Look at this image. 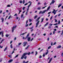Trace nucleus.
I'll list each match as a JSON object with an SVG mask.
<instances>
[{"mask_svg":"<svg viewBox=\"0 0 63 63\" xmlns=\"http://www.w3.org/2000/svg\"><path fill=\"white\" fill-rule=\"evenodd\" d=\"M27 55V53H25L23 54L22 55H23L24 56H25L26 55Z\"/></svg>","mask_w":63,"mask_h":63,"instance_id":"10","label":"nucleus"},{"mask_svg":"<svg viewBox=\"0 0 63 63\" xmlns=\"http://www.w3.org/2000/svg\"><path fill=\"white\" fill-rule=\"evenodd\" d=\"M52 25H53V24L50 23V24H49V26H52Z\"/></svg>","mask_w":63,"mask_h":63,"instance_id":"49","label":"nucleus"},{"mask_svg":"<svg viewBox=\"0 0 63 63\" xmlns=\"http://www.w3.org/2000/svg\"><path fill=\"white\" fill-rule=\"evenodd\" d=\"M8 56L9 57L11 58H12V56L11 55H8Z\"/></svg>","mask_w":63,"mask_h":63,"instance_id":"24","label":"nucleus"},{"mask_svg":"<svg viewBox=\"0 0 63 63\" xmlns=\"http://www.w3.org/2000/svg\"><path fill=\"white\" fill-rule=\"evenodd\" d=\"M51 13V12H49L48 13V14H50Z\"/></svg>","mask_w":63,"mask_h":63,"instance_id":"63","label":"nucleus"},{"mask_svg":"<svg viewBox=\"0 0 63 63\" xmlns=\"http://www.w3.org/2000/svg\"><path fill=\"white\" fill-rule=\"evenodd\" d=\"M26 8V7H24L23 8L22 10H25V8Z\"/></svg>","mask_w":63,"mask_h":63,"instance_id":"31","label":"nucleus"},{"mask_svg":"<svg viewBox=\"0 0 63 63\" xmlns=\"http://www.w3.org/2000/svg\"><path fill=\"white\" fill-rule=\"evenodd\" d=\"M0 32V35H1V36L2 37H3V36H4V35H3V32Z\"/></svg>","mask_w":63,"mask_h":63,"instance_id":"4","label":"nucleus"},{"mask_svg":"<svg viewBox=\"0 0 63 63\" xmlns=\"http://www.w3.org/2000/svg\"><path fill=\"white\" fill-rule=\"evenodd\" d=\"M11 6V5H7V7H10Z\"/></svg>","mask_w":63,"mask_h":63,"instance_id":"44","label":"nucleus"},{"mask_svg":"<svg viewBox=\"0 0 63 63\" xmlns=\"http://www.w3.org/2000/svg\"><path fill=\"white\" fill-rule=\"evenodd\" d=\"M13 60L12 59L10 60L8 62H9V63H10L11 62H12Z\"/></svg>","mask_w":63,"mask_h":63,"instance_id":"14","label":"nucleus"},{"mask_svg":"<svg viewBox=\"0 0 63 63\" xmlns=\"http://www.w3.org/2000/svg\"><path fill=\"white\" fill-rule=\"evenodd\" d=\"M62 56L63 57V53H62Z\"/></svg>","mask_w":63,"mask_h":63,"instance_id":"64","label":"nucleus"},{"mask_svg":"<svg viewBox=\"0 0 63 63\" xmlns=\"http://www.w3.org/2000/svg\"><path fill=\"white\" fill-rule=\"evenodd\" d=\"M56 42H55L53 44V45H55V44H56Z\"/></svg>","mask_w":63,"mask_h":63,"instance_id":"62","label":"nucleus"},{"mask_svg":"<svg viewBox=\"0 0 63 63\" xmlns=\"http://www.w3.org/2000/svg\"><path fill=\"white\" fill-rule=\"evenodd\" d=\"M27 43V42H25L23 43V44L24 45H23V47H25L26 46V45Z\"/></svg>","mask_w":63,"mask_h":63,"instance_id":"3","label":"nucleus"},{"mask_svg":"<svg viewBox=\"0 0 63 63\" xmlns=\"http://www.w3.org/2000/svg\"><path fill=\"white\" fill-rule=\"evenodd\" d=\"M20 3V4H22V0H20L19 1Z\"/></svg>","mask_w":63,"mask_h":63,"instance_id":"32","label":"nucleus"},{"mask_svg":"<svg viewBox=\"0 0 63 63\" xmlns=\"http://www.w3.org/2000/svg\"><path fill=\"white\" fill-rule=\"evenodd\" d=\"M52 58H51L49 60V62H48V63H50V62L52 60Z\"/></svg>","mask_w":63,"mask_h":63,"instance_id":"9","label":"nucleus"},{"mask_svg":"<svg viewBox=\"0 0 63 63\" xmlns=\"http://www.w3.org/2000/svg\"><path fill=\"white\" fill-rule=\"evenodd\" d=\"M7 48H8V47H5V49L4 50V51H5L6 50H7Z\"/></svg>","mask_w":63,"mask_h":63,"instance_id":"13","label":"nucleus"},{"mask_svg":"<svg viewBox=\"0 0 63 63\" xmlns=\"http://www.w3.org/2000/svg\"><path fill=\"white\" fill-rule=\"evenodd\" d=\"M37 10H40L41 9V7H38L37 9Z\"/></svg>","mask_w":63,"mask_h":63,"instance_id":"35","label":"nucleus"},{"mask_svg":"<svg viewBox=\"0 0 63 63\" xmlns=\"http://www.w3.org/2000/svg\"><path fill=\"white\" fill-rule=\"evenodd\" d=\"M45 54H43V57H45Z\"/></svg>","mask_w":63,"mask_h":63,"instance_id":"52","label":"nucleus"},{"mask_svg":"<svg viewBox=\"0 0 63 63\" xmlns=\"http://www.w3.org/2000/svg\"><path fill=\"white\" fill-rule=\"evenodd\" d=\"M20 12H21V10H19V12L18 13V14L19 15V14H20Z\"/></svg>","mask_w":63,"mask_h":63,"instance_id":"53","label":"nucleus"},{"mask_svg":"<svg viewBox=\"0 0 63 63\" xmlns=\"http://www.w3.org/2000/svg\"><path fill=\"white\" fill-rule=\"evenodd\" d=\"M62 4H59L58 6V8H59V7H60L61 6H62Z\"/></svg>","mask_w":63,"mask_h":63,"instance_id":"20","label":"nucleus"},{"mask_svg":"<svg viewBox=\"0 0 63 63\" xmlns=\"http://www.w3.org/2000/svg\"><path fill=\"white\" fill-rule=\"evenodd\" d=\"M48 51H47V52L46 53L45 55H47L48 54Z\"/></svg>","mask_w":63,"mask_h":63,"instance_id":"42","label":"nucleus"},{"mask_svg":"<svg viewBox=\"0 0 63 63\" xmlns=\"http://www.w3.org/2000/svg\"><path fill=\"white\" fill-rule=\"evenodd\" d=\"M61 16V14H59L58 15V16Z\"/></svg>","mask_w":63,"mask_h":63,"instance_id":"56","label":"nucleus"},{"mask_svg":"<svg viewBox=\"0 0 63 63\" xmlns=\"http://www.w3.org/2000/svg\"><path fill=\"white\" fill-rule=\"evenodd\" d=\"M30 34V33H28L27 34V35L26 37L25 38H24V39L25 40H26V39H27V38H28V36H29Z\"/></svg>","mask_w":63,"mask_h":63,"instance_id":"5","label":"nucleus"},{"mask_svg":"<svg viewBox=\"0 0 63 63\" xmlns=\"http://www.w3.org/2000/svg\"><path fill=\"white\" fill-rule=\"evenodd\" d=\"M2 10H0V14H2Z\"/></svg>","mask_w":63,"mask_h":63,"instance_id":"47","label":"nucleus"},{"mask_svg":"<svg viewBox=\"0 0 63 63\" xmlns=\"http://www.w3.org/2000/svg\"><path fill=\"white\" fill-rule=\"evenodd\" d=\"M47 5V3H46V2H45L44 3V6H45V5Z\"/></svg>","mask_w":63,"mask_h":63,"instance_id":"60","label":"nucleus"},{"mask_svg":"<svg viewBox=\"0 0 63 63\" xmlns=\"http://www.w3.org/2000/svg\"><path fill=\"white\" fill-rule=\"evenodd\" d=\"M24 15L23 14H22V15H21V18H22V17H23V16Z\"/></svg>","mask_w":63,"mask_h":63,"instance_id":"33","label":"nucleus"},{"mask_svg":"<svg viewBox=\"0 0 63 63\" xmlns=\"http://www.w3.org/2000/svg\"><path fill=\"white\" fill-rule=\"evenodd\" d=\"M29 21L30 22H31V21H32V20L31 19H29Z\"/></svg>","mask_w":63,"mask_h":63,"instance_id":"50","label":"nucleus"},{"mask_svg":"<svg viewBox=\"0 0 63 63\" xmlns=\"http://www.w3.org/2000/svg\"><path fill=\"white\" fill-rule=\"evenodd\" d=\"M17 16V14H16L15 15H14V16Z\"/></svg>","mask_w":63,"mask_h":63,"instance_id":"55","label":"nucleus"},{"mask_svg":"<svg viewBox=\"0 0 63 63\" xmlns=\"http://www.w3.org/2000/svg\"><path fill=\"white\" fill-rule=\"evenodd\" d=\"M24 3H25V0H23V4H24Z\"/></svg>","mask_w":63,"mask_h":63,"instance_id":"34","label":"nucleus"},{"mask_svg":"<svg viewBox=\"0 0 63 63\" xmlns=\"http://www.w3.org/2000/svg\"><path fill=\"white\" fill-rule=\"evenodd\" d=\"M50 6H49V7H48L47 10H46V11H47L49 9H50Z\"/></svg>","mask_w":63,"mask_h":63,"instance_id":"17","label":"nucleus"},{"mask_svg":"<svg viewBox=\"0 0 63 63\" xmlns=\"http://www.w3.org/2000/svg\"><path fill=\"white\" fill-rule=\"evenodd\" d=\"M4 40H4V39H3L2 40L1 42H0V44H2V43L3 42V41H4Z\"/></svg>","mask_w":63,"mask_h":63,"instance_id":"25","label":"nucleus"},{"mask_svg":"<svg viewBox=\"0 0 63 63\" xmlns=\"http://www.w3.org/2000/svg\"><path fill=\"white\" fill-rule=\"evenodd\" d=\"M28 23V20H27L26 22V24H27Z\"/></svg>","mask_w":63,"mask_h":63,"instance_id":"58","label":"nucleus"},{"mask_svg":"<svg viewBox=\"0 0 63 63\" xmlns=\"http://www.w3.org/2000/svg\"><path fill=\"white\" fill-rule=\"evenodd\" d=\"M48 22H47L44 26V27H45V26H47V25H48Z\"/></svg>","mask_w":63,"mask_h":63,"instance_id":"15","label":"nucleus"},{"mask_svg":"<svg viewBox=\"0 0 63 63\" xmlns=\"http://www.w3.org/2000/svg\"><path fill=\"white\" fill-rule=\"evenodd\" d=\"M40 22V21H38L37 22L36 24V26H35V27L36 28L38 27V25L39 24V22Z\"/></svg>","mask_w":63,"mask_h":63,"instance_id":"7","label":"nucleus"},{"mask_svg":"<svg viewBox=\"0 0 63 63\" xmlns=\"http://www.w3.org/2000/svg\"><path fill=\"white\" fill-rule=\"evenodd\" d=\"M52 13L54 14V15H55L56 13V11H55V10L54 9H53V11L52 12Z\"/></svg>","mask_w":63,"mask_h":63,"instance_id":"6","label":"nucleus"},{"mask_svg":"<svg viewBox=\"0 0 63 63\" xmlns=\"http://www.w3.org/2000/svg\"><path fill=\"white\" fill-rule=\"evenodd\" d=\"M33 26H32V27H31L29 28V29H32L33 28Z\"/></svg>","mask_w":63,"mask_h":63,"instance_id":"27","label":"nucleus"},{"mask_svg":"<svg viewBox=\"0 0 63 63\" xmlns=\"http://www.w3.org/2000/svg\"><path fill=\"white\" fill-rule=\"evenodd\" d=\"M27 55L28 54V55H30V52H29L28 53H27Z\"/></svg>","mask_w":63,"mask_h":63,"instance_id":"28","label":"nucleus"},{"mask_svg":"<svg viewBox=\"0 0 63 63\" xmlns=\"http://www.w3.org/2000/svg\"><path fill=\"white\" fill-rule=\"evenodd\" d=\"M10 47L11 48H13V46H12V44H11L10 45Z\"/></svg>","mask_w":63,"mask_h":63,"instance_id":"37","label":"nucleus"},{"mask_svg":"<svg viewBox=\"0 0 63 63\" xmlns=\"http://www.w3.org/2000/svg\"><path fill=\"white\" fill-rule=\"evenodd\" d=\"M61 47V45H59L57 47V48H60Z\"/></svg>","mask_w":63,"mask_h":63,"instance_id":"11","label":"nucleus"},{"mask_svg":"<svg viewBox=\"0 0 63 63\" xmlns=\"http://www.w3.org/2000/svg\"><path fill=\"white\" fill-rule=\"evenodd\" d=\"M58 25V23H56V24H53V25Z\"/></svg>","mask_w":63,"mask_h":63,"instance_id":"51","label":"nucleus"},{"mask_svg":"<svg viewBox=\"0 0 63 63\" xmlns=\"http://www.w3.org/2000/svg\"><path fill=\"white\" fill-rule=\"evenodd\" d=\"M37 16H35L34 18V19H35L36 18H37Z\"/></svg>","mask_w":63,"mask_h":63,"instance_id":"29","label":"nucleus"},{"mask_svg":"<svg viewBox=\"0 0 63 63\" xmlns=\"http://www.w3.org/2000/svg\"><path fill=\"white\" fill-rule=\"evenodd\" d=\"M40 18H41V17H39L38 18H37L36 20L35 21V22H37V21H38V20H39V19Z\"/></svg>","mask_w":63,"mask_h":63,"instance_id":"12","label":"nucleus"},{"mask_svg":"<svg viewBox=\"0 0 63 63\" xmlns=\"http://www.w3.org/2000/svg\"><path fill=\"white\" fill-rule=\"evenodd\" d=\"M1 20H2V22H3V21H4V18H1Z\"/></svg>","mask_w":63,"mask_h":63,"instance_id":"18","label":"nucleus"},{"mask_svg":"<svg viewBox=\"0 0 63 63\" xmlns=\"http://www.w3.org/2000/svg\"><path fill=\"white\" fill-rule=\"evenodd\" d=\"M63 34V31L62 32L61 34V35H62V34Z\"/></svg>","mask_w":63,"mask_h":63,"instance_id":"61","label":"nucleus"},{"mask_svg":"<svg viewBox=\"0 0 63 63\" xmlns=\"http://www.w3.org/2000/svg\"><path fill=\"white\" fill-rule=\"evenodd\" d=\"M28 11H27L25 14V15H26V16H27V15L28 14Z\"/></svg>","mask_w":63,"mask_h":63,"instance_id":"36","label":"nucleus"},{"mask_svg":"<svg viewBox=\"0 0 63 63\" xmlns=\"http://www.w3.org/2000/svg\"><path fill=\"white\" fill-rule=\"evenodd\" d=\"M28 4V3H27L26 4H24V6H26V5H27Z\"/></svg>","mask_w":63,"mask_h":63,"instance_id":"54","label":"nucleus"},{"mask_svg":"<svg viewBox=\"0 0 63 63\" xmlns=\"http://www.w3.org/2000/svg\"><path fill=\"white\" fill-rule=\"evenodd\" d=\"M21 44V43H18V46H20Z\"/></svg>","mask_w":63,"mask_h":63,"instance_id":"40","label":"nucleus"},{"mask_svg":"<svg viewBox=\"0 0 63 63\" xmlns=\"http://www.w3.org/2000/svg\"><path fill=\"white\" fill-rule=\"evenodd\" d=\"M60 23V20H59L58 21V24H59Z\"/></svg>","mask_w":63,"mask_h":63,"instance_id":"38","label":"nucleus"},{"mask_svg":"<svg viewBox=\"0 0 63 63\" xmlns=\"http://www.w3.org/2000/svg\"><path fill=\"white\" fill-rule=\"evenodd\" d=\"M18 56V55H17L15 57V58H16Z\"/></svg>","mask_w":63,"mask_h":63,"instance_id":"48","label":"nucleus"},{"mask_svg":"<svg viewBox=\"0 0 63 63\" xmlns=\"http://www.w3.org/2000/svg\"><path fill=\"white\" fill-rule=\"evenodd\" d=\"M55 2V1L54 0H52V4H54V3Z\"/></svg>","mask_w":63,"mask_h":63,"instance_id":"23","label":"nucleus"},{"mask_svg":"<svg viewBox=\"0 0 63 63\" xmlns=\"http://www.w3.org/2000/svg\"><path fill=\"white\" fill-rule=\"evenodd\" d=\"M39 58H42V56H40L39 57Z\"/></svg>","mask_w":63,"mask_h":63,"instance_id":"57","label":"nucleus"},{"mask_svg":"<svg viewBox=\"0 0 63 63\" xmlns=\"http://www.w3.org/2000/svg\"><path fill=\"white\" fill-rule=\"evenodd\" d=\"M11 17V18H12L13 17L12 16H11V15H10V16H9V17L8 18V19H10Z\"/></svg>","mask_w":63,"mask_h":63,"instance_id":"21","label":"nucleus"},{"mask_svg":"<svg viewBox=\"0 0 63 63\" xmlns=\"http://www.w3.org/2000/svg\"><path fill=\"white\" fill-rule=\"evenodd\" d=\"M46 12V10H44L43 11V12L41 11H40L39 13V14H44Z\"/></svg>","mask_w":63,"mask_h":63,"instance_id":"1","label":"nucleus"},{"mask_svg":"<svg viewBox=\"0 0 63 63\" xmlns=\"http://www.w3.org/2000/svg\"><path fill=\"white\" fill-rule=\"evenodd\" d=\"M24 58V56L22 55V56L21 57V59H23Z\"/></svg>","mask_w":63,"mask_h":63,"instance_id":"26","label":"nucleus"},{"mask_svg":"<svg viewBox=\"0 0 63 63\" xmlns=\"http://www.w3.org/2000/svg\"><path fill=\"white\" fill-rule=\"evenodd\" d=\"M35 55H37V54H38V53L37 52V51H36L35 52Z\"/></svg>","mask_w":63,"mask_h":63,"instance_id":"45","label":"nucleus"},{"mask_svg":"<svg viewBox=\"0 0 63 63\" xmlns=\"http://www.w3.org/2000/svg\"><path fill=\"white\" fill-rule=\"evenodd\" d=\"M27 33V32H25V33H22V34H21L20 35V36H21V35H24V34H25L26 33Z\"/></svg>","mask_w":63,"mask_h":63,"instance_id":"41","label":"nucleus"},{"mask_svg":"<svg viewBox=\"0 0 63 63\" xmlns=\"http://www.w3.org/2000/svg\"><path fill=\"white\" fill-rule=\"evenodd\" d=\"M33 39H34V38H32V39L31 40V42H32V40H33Z\"/></svg>","mask_w":63,"mask_h":63,"instance_id":"59","label":"nucleus"},{"mask_svg":"<svg viewBox=\"0 0 63 63\" xmlns=\"http://www.w3.org/2000/svg\"><path fill=\"white\" fill-rule=\"evenodd\" d=\"M55 22H57V20H56V19H55Z\"/></svg>","mask_w":63,"mask_h":63,"instance_id":"46","label":"nucleus"},{"mask_svg":"<svg viewBox=\"0 0 63 63\" xmlns=\"http://www.w3.org/2000/svg\"><path fill=\"white\" fill-rule=\"evenodd\" d=\"M51 46H50L48 47V49H50V48L51 47Z\"/></svg>","mask_w":63,"mask_h":63,"instance_id":"43","label":"nucleus"},{"mask_svg":"<svg viewBox=\"0 0 63 63\" xmlns=\"http://www.w3.org/2000/svg\"><path fill=\"white\" fill-rule=\"evenodd\" d=\"M32 4V2L30 3V4L28 6V8H29L30 6L31 5V4Z\"/></svg>","mask_w":63,"mask_h":63,"instance_id":"16","label":"nucleus"},{"mask_svg":"<svg viewBox=\"0 0 63 63\" xmlns=\"http://www.w3.org/2000/svg\"><path fill=\"white\" fill-rule=\"evenodd\" d=\"M44 19V18H41V23H42V22H43Z\"/></svg>","mask_w":63,"mask_h":63,"instance_id":"19","label":"nucleus"},{"mask_svg":"<svg viewBox=\"0 0 63 63\" xmlns=\"http://www.w3.org/2000/svg\"><path fill=\"white\" fill-rule=\"evenodd\" d=\"M28 38L27 40L29 42V41H30V40H31V37H28V38Z\"/></svg>","mask_w":63,"mask_h":63,"instance_id":"8","label":"nucleus"},{"mask_svg":"<svg viewBox=\"0 0 63 63\" xmlns=\"http://www.w3.org/2000/svg\"><path fill=\"white\" fill-rule=\"evenodd\" d=\"M29 47H30V46L29 45H28V46L27 47L25 48V49H28Z\"/></svg>","mask_w":63,"mask_h":63,"instance_id":"22","label":"nucleus"},{"mask_svg":"<svg viewBox=\"0 0 63 63\" xmlns=\"http://www.w3.org/2000/svg\"><path fill=\"white\" fill-rule=\"evenodd\" d=\"M24 59H26L27 58V56H25L24 57Z\"/></svg>","mask_w":63,"mask_h":63,"instance_id":"39","label":"nucleus"},{"mask_svg":"<svg viewBox=\"0 0 63 63\" xmlns=\"http://www.w3.org/2000/svg\"><path fill=\"white\" fill-rule=\"evenodd\" d=\"M16 26L15 25L14 26H13V27L12 28V32H14V30H15V28H16Z\"/></svg>","mask_w":63,"mask_h":63,"instance_id":"2","label":"nucleus"},{"mask_svg":"<svg viewBox=\"0 0 63 63\" xmlns=\"http://www.w3.org/2000/svg\"><path fill=\"white\" fill-rule=\"evenodd\" d=\"M9 34H6L5 35V36L6 37H8V36H9Z\"/></svg>","mask_w":63,"mask_h":63,"instance_id":"30","label":"nucleus"}]
</instances>
